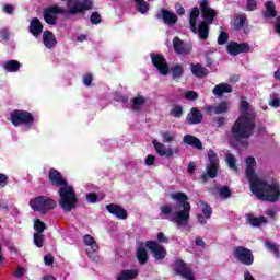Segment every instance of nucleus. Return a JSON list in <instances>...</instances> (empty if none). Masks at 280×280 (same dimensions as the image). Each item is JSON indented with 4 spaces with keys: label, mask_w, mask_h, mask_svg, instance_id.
I'll return each mask as SVG.
<instances>
[{
    "label": "nucleus",
    "mask_w": 280,
    "mask_h": 280,
    "mask_svg": "<svg viewBox=\"0 0 280 280\" xmlns=\"http://www.w3.org/2000/svg\"><path fill=\"white\" fill-rule=\"evenodd\" d=\"M43 40L45 47H47L48 49H51L56 45V37L49 31L44 32Z\"/></svg>",
    "instance_id": "26"
},
{
    "label": "nucleus",
    "mask_w": 280,
    "mask_h": 280,
    "mask_svg": "<svg viewBox=\"0 0 280 280\" xmlns=\"http://www.w3.org/2000/svg\"><path fill=\"white\" fill-rule=\"evenodd\" d=\"M191 72L194 73V75H196L197 78H205V75H207V73H209L207 71V69H205L202 66H200L199 63L197 65H191Z\"/></svg>",
    "instance_id": "29"
},
{
    "label": "nucleus",
    "mask_w": 280,
    "mask_h": 280,
    "mask_svg": "<svg viewBox=\"0 0 280 280\" xmlns=\"http://www.w3.org/2000/svg\"><path fill=\"white\" fill-rule=\"evenodd\" d=\"M3 69L10 73H15V71L21 69V63L18 60H9L3 65Z\"/></svg>",
    "instance_id": "28"
},
{
    "label": "nucleus",
    "mask_w": 280,
    "mask_h": 280,
    "mask_svg": "<svg viewBox=\"0 0 280 280\" xmlns=\"http://www.w3.org/2000/svg\"><path fill=\"white\" fill-rule=\"evenodd\" d=\"M137 277H139V270L129 269V270H122L118 276L117 280H132V279H137Z\"/></svg>",
    "instance_id": "23"
},
{
    "label": "nucleus",
    "mask_w": 280,
    "mask_h": 280,
    "mask_svg": "<svg viewBox=\"0 0 280 280\" xmlns=\"http://www.w3.org/2000/svg\"><path fill=\"white\" fill-rule=\"evenodd\" d=\"M200 8L205 22L200 23L199 28L196 27V22L198 21V16H200V10L195 7L190 12L189 25L194 34H198L201 40H207V38H209V25H211V23H213V19L218 16V12L209 8V1L207 0H201Z\"/></svg>",
    "instance_id": "3"
},
{
    "label": "nucleus",
    "mask_w": 280,
    "mask_h": 280,
    "mask_svg": "<svg viewBox=\"0 0 280 280\" xmlns=\"http://www.w3.org/2000/svg\"><path fill=\"white\" fill-rule=\"evenodd\" d=\"M33 240H34V244H35V246H37V248H43V246L45 244V235L34 233Z\"/></svg>",
    "instance_id": "38"
},
{
    "label": "nucleus",
    "mask_w": 280,
    "mask_h": 280,
    "mask_svg": "<svg viewBox=\"0 0 280 280\" xmlns=\"http://www.w3.org/2000/svg\"><path fill=\"white\" fill-rule=\"evenodd\" d=\"M45 229H47V225L45 222H43L40 219L35 220L34 222V231L35 233L43 234L45 233Z\"/></svg>",
    "instance_id": "37"
},
{
    "label": "nucleus",
    "mask_w": 280,
    "mask_h": 280,
    "mask_svg": "<svg viewBox=\"0 0 280 280\" xmlns=\"http://www.w3.org/2000/svg\"><path fill=\"white\" fill-rule=\"evenodd\" d=\"M246 10L248 12H253L254 10H257V1L256 0H247Z\"/></svg>",
    "instance_id": "45"
},
{
    "label": "nucleus",
    "mask_w": 280,
    "mask_h": 280,
    "mask_svg": "<svg viewBox=\"0 0 280 280\" xmlns=\"http://www.w3.org/2000/svg\"><path fill=\"white\" fill-rule=\"evenodd\" d=\"M183 143H185L186 145H190L191 148H196L197 150H202V142L200 141V139L191 135L184 136Z\"/></svg>",
    "instance_id": "19"
},
{
    "label": "nucleus",
    "mask_w": 280,
    "mask_h": 280,
    "mask_svg": "<svg viewBox=\"0 0 280 280\" xmlns=\"http://www.w3.org/2000/svg\"><path fill=\"white\" fill-rule=\"evenodd\" d=\"M197 220L199 224H201V226H205V224H207V220H205V215L202 214H197Z\"/></svg>",
    "instance_id": "58"
},
{
    "label": "nucleus",
    "mask_w": 280,
    "mask_h": 280,
    "mask_svg": "<svg viewBox=\"0 0 280 280\" xmlns=\"http://www.w3.org/2000/svg\"><path fill=\"white\" fill-rule=\"evenodd\" d=\"M225 163L230 170H237V159L233 153H225Z\"/></svg>",
    "instance_id": "30"
},
{
    "label": "nucleus",
    "mask_w": 280,
    "mask_h": 280,
    "mask_svg": "<svg viewBox=\"0 0 280 280\" xmlns=\"http://www.w3.org/2000/svg\"><path fill=\"white\" fill-rule=\"evenodd\" d=\"M229 110V104L226 102H222L217 106L209 105L207 107V112L210 113V115H222V113H226Z\"/></svg>",
    "instance_id": "18"
},
{
    "label": "nucleus",
    "mask_w": 280,
    "mask_h": 280,
    "mask_svg": "<svg viewBox=\"0 0 280 280\" xmlns=\"http://www.w3.org/2000/svg\"><path fill=\"white\" fill-rule=\"evenodd\" d=\"M63 12H65V9L55 5L45 11L44 19L46 23H48V25H56L58 14H63Z\"/></svg>",
    "instance_id": "14"
},
{
    "label": "nucleus",
    "mask_w": 280,
    "mask_h": 280,
    "mask_svg": "<svg viewBox=\"0 0 280 280\" xmlns=\"http://www.w3.org/2000/svg\"><path fill=\"white\" fill-rule=\"evenodd\" d=\"M255 129V115L250 104L244 100L241 101V117L232 127V132L236 139H248Z\"/></svg>",
    "instance_id": "4"
},
{
    "label": "nucleus",
    "mask_w": 280,
    "mask_h": 280,
    "mask_svg": "<svg viewBox=\"0 0 280 280\" xmlns=\"http://www.w3.org/2000/svg\"><path fill=\"white\" fill-rule=\"evenodd\" d=\"M208 176H218V172L220 170V160L218 159V153H215L213 150H210L208 152Z\"/></svg>",
    "instance_id": "12"
},
{
    "label": "nucleus",
    "mask_w": 280,
    "mask_h": 280,
    "mask_svg": "<svg viewBox=\"0 0 280 280\" xmlns=\"http://www.w3.org/2000/svg\"><path fill=\"white\" fill-rule=\"evenodd\" d=\"M14 11V7L7 4L3 7V12H5L7 14H12V12Z\"/></svg>",
    "instance_id": "57"
},
{
    "label": "nucleus",
    "mask_w": 280,
    "mask_h": 280,
    "mask_svg": "<svg viewBox=\"0 0 280 280\" xmlns=\"http://www.w3.org/2000/svg\"><path fill=\"white\" fill-rule=\"evenodd\" d=\"M91 23H93V25H97L98 23H102V16L98 15L97 12L92 13Z\"/></svg>",
    "instance_id": "47"
},
{
    "label": "nucleus",
    "mask_w": 280,
    "mask_h": 280,
    "mask_svg": "<svg viewBox=\"0 0 280 280\" xmlns=\"http://www.w3.org/2000/svg\"><path fill=\"white\" fill-rule=\"evenodd\" d=\"M279 95L277 94H271L270 95V101H269V106H272V108H279Z\"/></svg>",
    "instance_id": "42"
},
{
    "label": "nucleus",
    "mask_w": 280,
    "mask_h": 280,
    "mask_svg": "<svg viewBox=\"0 0 280 280\" xmlns=\"http://www.w3.org/2000/svg\"><path fill=\"white\" fill-rule=\"evenodd\" d=\"M265 7H266L265 16L267 19H272V18L277 16V12L275 11V2L269 1L265 4Z\"/></svg>",
    "instance_id": "35"
},
{
    "label": "nucleus",
    "mask_w": 280,
    "mask_h": 280,
    "mask_svg": "<svg viewBox=\"0 0 280 280\" xmlns=\"http://www.w3.org/2000/svg\"><path fill=\"white\" fill-rule=\"evenodd\" d=\"M159 244H170V237L165 235L163 232L158 233V241Z\"/></svg>",
    "instance_id": "43"
},
{
    "label": "nucleus",
    "mask_w": 280,
    "mask_h": 280,
    "mask_svg": "<svg viewBox=\"0 0 280 280\" xmlns=\"http://www.w3.org/2000/svg\"><path fill=\"white\" fill-rule=\"evenodd\" d=\"M133 1L136 3V8L138 12H140L141 14H145V12L150 10V5L148 4V2H145V0H133Z\"/></svg>",
    "instance_id": "34"
},
{
    "label": "nucleus",
    "mask_w": 280,
    "mask_h": 280,
    "mask_svg": "<svg viewBox=\"0 0 280 280\" xmlns=\"http://www.w3.org/2000/svg\"><path fill=\"white\" fill-rule=\"evenodd\" d=\"M226 49L231 56H237L238 54H246V51L250 49V46H248L247 43L238 44L235 42H231L230 44H228Z\"/></svg>",
    "instance_id": "15"
},
{
    "label": "nucleus",
    "mask_w": 280,
    "mask_h": 280,
    "mask_svg": "<svg viewBox=\"0 0 280 280\" xmlns=\"http://www.w3.org/2000/svg\"><path fill=\"white\" fill-rule=\"evenodd\" d=\"M186 100H196L198 97V93L194 92V91H188L185 94Z\"/></svg>",
    "instance_id": "53"
},
{
    "label": "nucleus",
    "mask_w": 280,
    "mask_h": 280,
    "mask_svg": "<svg viewBox=\"0 0 280 280\" xmlns=\"http://www.w3.org/2000/svg\"><path fill=\"white\" fill-rule=\"evenodd\" d=\"M49 180L55 187H61L59 189V196L61 198L59 205L65 213H71L78 207V195L75 190H73V187L68 186L67 180L62 176H49Z\"/></svg>",
    "instance_id": "5"
},
{
    "label": "nucleus",
    "mask_w": 280,
    "mask_h": 280,
    "mask_svg": "<svg viewBox=\"0 0 280 280\" xmlns=\"http://www.w3.org/2000/svg\"><path fill=\"white\" fill-rule=\"evenodd\" d=\"M266 247L269 248V250L273 252V250H276L279 247V245H277L275 243L267 242L266 243Z\"/></svg>",
    "instance_id": "59"
},
{
    "label": "nucleus",
    "mask_w": 280,
    "mask_h": 280,
    "mask_svg": "<svg viewBox=\"0 0 280 280\" xmlns=\"http://www.w3.org/2000/svg\"><path fill=\"white\" fill-rule=\"evenodd\" d=\"M55 261L54 255L48 254L44 256V264L45 266H52Z\"/></svg>",
    "instance_id": "48"
},
{
    "label": "nucleus",
    "mask_w": 280,
    "mask_h": 280,
    "mask_svg": "<svg viewBox=\"0 0 280 280\" xmlns=\"http://www.w3.org/2000/svg\"><path fill=\"white\" fill-rule=\"evenodd\" d=\"M106 209L108 213H110L112 215H115L117 220H128V211L120 205L109 203V205H106Z\"/></svg>",
    "instance_id": "13"
},
{
    "label": "nucleus",
    "mask_w": 280,
    "mask_h": 280,
    "mask_svg": "<svg viewBox=\"0 0 280 280\" xmlns=\"http://www.w3.org/2000/svg\"><path fill=\"white\" fill-rule=\"evenodd\" d=\"M30 32L33 34V36H40L43 33V24L40 23L39 19L35 18L31 21Z\"/></svg>",
    "instance_id": "20"
},
{
    "label": "nucleus",
    "mask_w": 280,
    "mask_h": 280,
    "mask_svg": "<svg viewBox=\"0 0 280 280\" xmlns=\"http://www.w3.org/2000/svg\"><path fill=\"white\" fill-rule=\"evenodd\" d=\"M0 209H4L5 211L10 210V206H8V202L0 201Z\"/></svg>",
    "instance_id": "63"
},
{
    "label": "nucleus",
    "mask_w": 280,
    "mask_h": 280,
    "mask_svg": "<svg viewBox=\"0 0 280 280\" xmlns=\"http://www.w3.org/2000/svg\"><path fill=\"white\" fill-rule=\"evenodd\" d=\"M232 255L234 259L243 266H253V264H255V255L253 254V250L242 245L234 246Z\"/></svg>",
    "instance_id": "7"
},
{
    "label": "nucleus",
    "mask_w": 280,
    "mask_h": 280,
    "mask_svg": "<svg viewBox=\"0 0 280 280\" xmlns=\"http://www.w3.org/2000/svg\"><path fill=\"white\" fill-rule=\"evenodd\" d=\"M202 213H203V217L209 220L211 218V215H213V208H211V206L207 202H202Z\"/></svg>",
    "instance_id": "39"
},
{
    "label": "nucleus",
    "mask_w": 280,
    "mask_h": 280,
    "mask_svg": "<svg viewBox=\"0 0 280 280\" xmlns=\"http://www.w3.org/2000/svg\"><path fill=\"white\" fill-rule=\"evenodd\" d=\"M5 246L10 253H12L13 255H19V248H16V246H14V244L7 243Z\"/></svg>",
    "instance_id": "51"
},
{
    "label": "nucleus",
    "mask_w": 280,
    "mask_h": 280,
    "mask_svg": "<svg viewBox=\"0 0 280 280\" xmlns=\"http://www.w3.org/2000/svg\"><path fill=\"white\" fill-rule=\"evenodd\" d=\"M249 191L260 202L275 205L280 202V183L279 180H268L262 176H248Z\"/></svg>",
    "instance_id": "2"
},
{
    "label": "nucleus",
    "mask_w": 280,
    "mask_h": 280,
    "mask_svg": "<svg viewBox=\"0 0 280 280\" xmlns=\"http://www.w3.org/2000/svg\"><path fill=\"white\" fill-rule=\"evenodd\" d=\"M83 82H84V85H85V86H91V82H93V75L86 74V75L83 78Z\"/></svg>",
    "instance_id": "55"
},
{
    "label": "nucleus",
    "mask_w": 280,
    "mask_h": 280,
    "mask_svg": "<svg viewBox=\"0 0 280 280\" xmlns=\"http://www.w3.org/2000/svg\"><path fill=\"white\" fill-rule=\"evenodd\" d=\"M173 47L179 56H187V54L191 52V46L189 44H185V42L178 37L173 39Z\"/></svg>",
    "instance_id": "17"
},
{
    "label": "nucleus",
    "mask_w": 280,
    "mask_h": 280,
    "mask_svg": "<svg viewBox=\"0 0 280 280\" xmlns=\"http://www.w3.org/2000/svg\"><path fill=\"white\" fill-rule=\"evenodd\" d=\"M163 143H172L176 141V132L174 131H162L161 133Z\"/></svg>",
    "instance_id": "32"
},
{
    "label": "nucleus",
    "mask_w": 280,
    "mask_h": 280,
    "mask_svg": "<svg viewBox=\"0 0 280 280\" xmlns=\"http://www.w3.org/2000/svg\"><path fill=\"white\" fill-rule=\"evenodd\" d=\"M151 58L152 63L154 65V67H156L159 72L162 75H167V73L170 72V67L167 66V62H165V57L161 55H152Z\"/></svg>",
    "instance_id": "16"
},
{
    "label": "nucleus",
    "mask_w": 280,
    "mask_h": 280,
    "mask_svg": "<svg viewBox=\"0 0 280 280\" xmlns=\"http://www.w3.org/2000/svg\"><path fill=\"white\" fill-rule=\"evenodd\" d=\"M5 267V256H3V248L0 245V268Z\"/></svg>",
    "instance_id": "54"
},
{
    "label": "nucleus",
    "mask_w": 280,
    "mask_h": 280,
    "mask_svg": "<svg viewBox=\"0 0 280 280\" xmlns=\"http://www.w3.org/2000/svg\"><path fill=\"white\" fill-rule=\"evenodd\" d=\"M276 32H277V34H280V16L277 18V22H276Z\"/></svg>",
    "instance_id": "64"
},
{
    "label": "nucleus",
    "mask_w": 280,
    "mask_h": 280,
    "mask_svg": "<svg viewBox=\"0 0 280 280\" xmlns=\"http://www.w3.org/2000/svg\"><path fill=\"white\" fill-rule=\"evenodd\" d=\"M88 202H91L92 205H95V202H97V194L95 192H89L85 196Z\"/></svg>",
    "instance_id": "46"
},
{
    "label": "nucleus",
    "mask_w": 280,
    "mask_h": 280,
    "mask_svg": "<svg viewBox=\"0 0 280 280\" xmlns=\"http://www.w3.org/2000/svg\"><path fill=\"white\" fill-rule=\"evenodd\" d=\"M132 108L133 110H139L142 104H145V98L143 96H137L132 100Z\"/></svg>",
    "instance_id": "40"
},
{
    "label": "nucleus",
    "mask_w": 280,
    "mask_h": 280,
    "mask_svg": "<svg viewBox=\"0 0 280 280\" xmlns=\"http://www.w3.org/2000/svg\"><path fill=\"white\" fill-rule=\"evenodd\" d=\"M233 88L228 83H220L214 86L212 93L213 95H224V93H232Z\"/></svg>",
    "instance_id": "24"
},
{
    "label": "nucleus",
    "mask_w": 280,
    "mask_h": 280,
    "mask_svg": "<svg viewBox=\"0 0 280 280\" xmlns=\"http://www.w3.org/2000/svg\"><path fill=\"white\" fill-rule=\"evenodd\" d=\"M147 248L151 252L152 257L155 261H161L167 257V249L156 241H147Z\"/></svg>",
    "instance_id": "8"
},
{
    "label": "nucleus",
    "mask_w": 280,
    "mask_h": 280,
    "mask_svg": "<svg viewBox=\"0 0 280 280\" xmlns=\"http://www.w3.org/2000/svg\"><path fill=\"white\" fill-rule=\"evenodd\" d=\"M11 121L13 126H21V124H32L34 116L27 112L14 110L11 114Z\"/></svg>",
    "instance_id": "11"
},
{
    "label": "nucleus",
    "mask_w": 280,
    "mask_h": 280,
    "mask_svg": "<svg viewBox=\"0 0 280 280\" xmlns=\"http://www.w3.org/2000/svg\"><path fill=\"white\" fill-rule=\"evenodd\" d=\"M162 16H163V21L167 25H174L178 21V16L176 14L166 10H162Z\"/></svg>",
    "instance_id": "27"
},
{
    "label": "nucleus",
    "mask_w": 280,
    "mask_h": 280,
    "mask_svg": "<svg viewBox=\"0 0 280 280\" xmlns=\"http://www.w3.org/2000/svg\"><path fill=\"white\" fill-rule=\"evenodd\" d=\"M136 257L140 266H145V264H148V259H150V256L148 255V249H145V247H138L136 252Z\"/></svg>",
    "instance_id": "22"
},
{
    "label": "nucleus",
    "mask_w": 280,
    "mask_h": 280,
    "mask_svg": "<svg viewBox=\"0 0 280 280\" xmlns=\"http://www.w3.org/2000/svg\"><path fill=\"white\" fill-rule=\"evenodd\" d=\"M8 185V176H0V187Z\"/></svg>",
    "instance_id": "61"
},
{
    "label": "nucleus",
    "mask_w": 280,
    "mask_h": 280,
    "mask_svg": "<svg viewBox=\"0 0 280 280\" xmlns=\"http://www.w3.org/2000/svg\"><path fill=\"white\" fill-rule=\"evenodd\" d=\"M226 40H229V35L226 33L222 32L218 38L219 45H224V43H226Z\"/></svg>",
    "instance_id": "50"
},
{
    "label": "nucleus",
    "mask_w": 280,
    "mask_h": 280,
    "mask_svg": "<svg viewBox=\"0 0 280 280\" xmlns=\"http://www.w3.org/2000/svg\"><path fill=\"white\" fill-rule=\"evenodd\" d=\"M245 24H246V15H244V14L237 15L232 21V25H233L234 30H242V27H244Z\"/></svg>",
    "instance_id": "31"
},
{
    "label": "nucleus",
    "mask_w": 280,
    "mask_h": 280,
    "mask_svg": "<svg viewBox=\"0 0 280 280\" xmlns=\"http://www.w3.org/2000/svg\"><path fill=\"white\" fill-rule=\"evenodd\" d=\"M195 171H196V163L190 162L188 164V174H194Z\"/></svg>",
    "instance_id": "60"
},
{
    "label": "nucleus",
    "mask_w": 280,
    "mask_h": 280,
    "mask_svg": "<svg viewBox=\"0 0 280 280\" xmlns=\"http://www.w3.org/2000/svg\"><path fill=\"white\" fill-rule=\"evenodd\" d=\"M14 277H15L16 279H23V277H25V268L19 267V268L16 269V271L14 272Z\"/></svg>",
    "instance_id": "49"
},
{
    "label": "nucleus",
    "mask_w": 280,
    "mask_h": 280,
    "mask_svg": "<svg viewBox=\"0 0 280 280\" xmlns=\"http://www.w3.org/2000/svg\"><path fill=\"white\" fill-rule=\"evenodd\" d=\"M195 244H196V246H201V247H205V246H206L205 241H203L202 237H200V236H197V237H196Z\"/></svg>",
    "instance_id": "56"
},
{
    "label": "nucleus",
    "mask_w": 280,
    "mask_h": 280,
    "mask_svg": "<svg viewBox=\"0 0 280 280\" xmlns=\"http://www.w3.org/2000/svg\"><path fill=\"white\" fill-rule=\"evenodd\" d=\"M172 117H182L183 115V107L175 105L171 110Z\"/></svg>",
    "instance_id": "44"
},
{
    "label": "nucleus",
    "mask_w": 280,
    "mask_h": 280,
    "mask_svg": "<svg viewBox=\"0 0 280 280\" xmlns=\"http://www.w3.org/2000/svg\"><path fill=\"white\" fill-rule=\"evenodd\" d=\"M177 205L172 208V205L166 203L160 207V218L168 220L177 224V226H187L189 224V215L191 214V203L189 197L183 191L173 192L170 195Z\"/></svg>",
    "instance_id": "1"
},
{
    "label": "nucleus",
    "mask_w": 280,
    "mask_h": 280,
    "mask_svg": "<svg viewBox=\"0 0 280 280\" xmlns=\"http://www.w3.org/2000/svg\"><path fill=\"white\" fill-rule=\"evenodd\" d=\"M154 161H156V156L149 154L145 158L144 163H145V165H154Z\"/></svg>",
    "instance_id": "52"
},
{
    "label": "nucleus",
    "mask_w": 280,
    "mask_h": 280,
    "mask_svg": "<svg viewBox=\"0 0 280 280\" xmlns=\"http://www.w3.org/2000/svg\"><path fill=\"white\" fill-rule=\"evenodd\" d=\"M218 194L222 200H229V198L233 196V191H231V188L229 186H222L221 188H219Z\"/></svg>",
    "instance_id": "33"
},
{
    "label": "nucleus",
    "mask_w": 280,
    "mask_h": 280,
    "mask_svg": "<svg viewBox=\"0 0 280 280\" xmlns=\"http://www.w3.org/2000/svg\"><path fill=\"white\" fill-rule=\"evenodd\" d=\"M187 119L190 124H200L202 121V114L197 108H192L187 115Z\"/></svg>",
    "instance_id": "25"
},
{
    "label": "nucleus",
    "mask_w": 280,
    "mask_h": 280,
    "mask_svg": "<svg viewBox=\"0 0 280 280\" xmlns=\"http://www.w3.org/2000/svg\"><path fill=\"white\" fill-rule=\"evenodd\" d=\"M245 173L246 176H255V167H257V161H255V158L248 156L245 160Z\"/></svg>",
    "instance_id": "21"
},
{
    "label": "nucleus",
    "mask_w": 280,
    "mask_h": 280,
    "mask_svg": "<svg viewBox=\"0 0 280 280\" xmlns=\"http://www.w3.org/2000/svg\"><path fill=\"white\" fill-rule=\"evenodd\" d=\"M173 78H180L183 75V67L180 65H175L172 69Z\"/></svg>",
    "instance_id": "41"
},
{
    "label": "nucleus",
    "mask_w": 280,
    "mask_h": 280,
    "mask_svg": "<svg viewBox=\"0 0 280 280\" xmlns=\"http://www.w3.org/2000/svg\"><path fill=\"white\" fill-rule=\"evenodd\" d=\"M28 205L33 211H39V213H43V215H47L49 211L58 207V202L47 196L35 197L30 200Z\"/></svg>",
    "instance_id": "6"
},
{
    "label": "nucleus",
    "mask_w": 280,
    "mask_h": 280,
    "mask_svg": "<svg viewBox=\"0 0 280 280\" xmlns=\"http://www.w3.org/2000/svg\"><path fill=\"white\" fill-rule=\"evenodd\" d=\"M176 12L179 14V16H183V14H185V8L176 5Z\"/></svg>",
    "instance_id": "62"
},
{
    "label": "nucleus",
    "mask_w": 280,
    "mask_h": 280,
    "mask_svg": "<svg viewBox=\"0 0 280 280\" xmlns=\"http://www.w3.org/2000/svg\"><path fill=\"white\" fill-rule=\"evenodd\" d=\"M83 242L85 246H90L86 248L85 253L93 261H100V256H97V250H100V246H97V242L90 234H86L83 237Z\"/></svg>",
    "instance_id": "10"
},
{
    "label": "nucleus",
    "mask_w": 280,
    "mask_h": 280,
    "mask_svg": "<svg viewBox=\"0 0 280 280\" xmlns=\"http://www.w3.org/2000/svg\"><path fill=\"white\" fill-rule=\"evenodd\" d=\"M268 221L265 217H252L249 218V224L252 226H261V224H266Z\"/></svg>",
    "instance_id": "36"
},
{
    "label": "nucleus",
    "mask_w": 280,
    "mask_h": 280,
    "mask_svg": "<svg viewBox=\"0 0 280 280\" xmlns=\"http://www.w3.org/2000/svg\"><path fill=\"white\" fill-rule=\"evenodd\" d=\"M152 144L154 147V150L159 156H165L166 159H172L174 154H178L180 152V149L178 147L172 149L167 148L163 142H159V140L153 139Z\"/></svg>",
    "instance_id": "9"
}]
</instances>
